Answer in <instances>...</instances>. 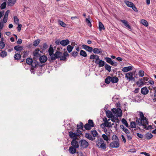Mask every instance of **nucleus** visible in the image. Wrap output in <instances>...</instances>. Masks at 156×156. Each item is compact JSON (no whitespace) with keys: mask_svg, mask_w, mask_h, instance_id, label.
<instances>
[{"mask_svg":"<svg viewBox=\"0 0 156 156\" xmlns=\"http://www.w3.org/2000/svg\"><path fill=\"white\" fill-rule=\"evenodd\" d=\"M140 118H137L136 119V123L134 122H132L130 123V126L132 128H136V123L139 126H143L144 128L147 126V125L148 124L147 119L146 117H144V115L142 112L140 113Z\"/></svg>","mask_w":156,"mask_h":156,"instance_id":"f257e3e1","label":"nucleus"},{"mask_svg":"<svg viewBox=\"0 0 156 156\" xmlns=\"http://www.w3.org/2000/svg\"><path fill=\"white\" fill-rule=\"evenodd\" d=\"M68 56L69 54L66 51L64 52L62 56L61 52L57 51L51 56V59L55 60L56 58H60L61 60H65L66 58V57Z\"/></svg>","mask_w":156,"mask_h":156,"instance_id":"f03ea898","label":"nucleus"},{"mask_svg":"<svg viewBox=\"0 0 156 156\" xmlns=\"http://www.w3.org/2000/svg\"><path fill=\"white\" fill-rule=\"evenodd\" d=\"M97 146L99 148L105 150L106 148V144L104 141L101 139H100L97 140L96 142Z\"/></svg>","mask_w":156,"mask_h":156,"instance_id":"7ed1b4c3","label":"nucleus"},{"mask_svg":"<svg viewBox=\"0 0 156 156\" xmlns=\"http://www.w3.org/2000/svg\"><path fill=\"white\" fill-rule=\"evenodd\" d=\"M114 115L117 116L118 117H120L122 115V111L121 109L118 108H113L112 109Z\"/></svg>","mask_w":156,"mask_h":156,"instance_id":"20e7f679","label":"nucleus"},{"mask_svg":"<svg viewBox=\"0 0 156 156\" xmlns=\"http://www.w3.org/2000/svg\"><path fill=\"white\" fill-rule=\"evenodd\" d=\"M133 73L132 72H129L125 74V78L127 80H128L129 81L130 80H134L135 78L133 76Z\"/></svg>","mask_w":156,"mask_h":156,"instance_id":"39448f33","label":"nucleus"},{"mask_svg":"<svg viewBox=\"0 0 156 156\" xmlns=\"http://www.w3.org/2000/svg\"><path fill=\"white\" fill-rule=\"evenodd\" d=\"M110 146L112 148H117L119 147V140H115L112 142L110 144Z\"/></svg>","mask_w":156,"mask_h":156,"instance_id":"423d86ee","label":"nucleus"},{"mask_svg":"<svg viewBox=\"0 0 156 156\" xmlns=\"http://www.w3.org/2000/svg\"><path fill=\"white\" fill-rule=\"evenodd\" d=\"M80 147L83 148H87L89 145L88 143L85 140H82L80 141Z\"/></svg>","mask_w":156,"mask_h":156,"instance_id":"0eeeda50","label":"nucleus"},{"mask_svg":"<svg viewBox=\"0 0 156 156\" xmlns=\"http://www.w3.org/2000/svg\"><path fill=\"white\" fill-rule=\"evenodd\" d=\"M105 59L107 62L109 63L111 65L114 66H117V63L113 61L110 58L108 57H106L105 58Z\"/></svg>","mask_w":156,"mask_h":156,"instance_id":"6e6552de","label":"nucleus"},{"mask_svg":"<svg viewBox=\"0 0 156 156\" xmlns=\"http://www.w3.org/2000/svg\"><path fill=\"white\" fill-rule=\"evenodd\" d=\"M95 62L98 65V67H102L105 65V62L104 61L100 60L99 58L98 60L95 61Z\"/></svg>","mask_w":156,"mask_h":156,"instance_id":"1a4fd4ad","label":"nucleus"},{"mask_svg":"<svg viewBox=\"0 0 156 156\" xmlns=\"http://www.w3.org/2000/svg\"><path fill=\"white\" fill-rule=\"evenodd\" d=\"M82 47L83 48L89 52H91L93 51V48L85 44L83 45Z\"/></svg>","mask_w":156,"mask_h":156,"instance_id":"9d476101","label":"nucleus"},{"mask_svg":"<svg viewBox=\"0 0 156 156\" xmlns=\"http://www.w3.org/2000/svg\"><path fill=\"white\" fill-rule=\"evenodd\" d=\"M133 69V66H129L127 67L123 68L122 70L124 72H127L129 71H131Z\"/></svg>","mask_w":156,"mask_h":156,"instance_id":"9b49d317","label":"nucleus"},{"mask_svg":"<svg viewBox=\"0 0 156 156\" xmlns=\"http://www.w3.org/2000/svg\"><path fill=\"white\" fill-rule=\"evenodd\" d=\"M71 144L72 146L74 147L75 148H77L79 147L78 142L75 139L73 140L72 141Z\"/></svg>","mask_w":156,"mask_h":156,"instance_id":"f8f14e48","label":"nucleus"},{"mask_svg":"<svg viewBox=\"0 0 156 156\" xmlns=\"http://www.w3.org/2000/svg\"><path fill=\"white\" fill-rule=\"evenodd\" d=\"M69 41L68 39L62 40L60 41V44L62 46H65L69 44Z\"/></svg>","mask_w":156,"mask_h":156,"instance_id":"ddd939ff","label":"nucleus"},{"mask_svg":"<svg viewBox=\"0 0 156 156\" xmlns=\"http://www.w3.org/2000/svg\"><path fill=\"white\" fill-rule=\"evenodd\" d=\"M120 21L123 23L126 27H127L129 29H131V27L128 24V22L127 21L124 20H120Z\"/></svg>","mask_w":156,"mask_h":156,"instance_id":"4468645a","label":"nucleus"},{"mask_svg":"<svg viewBox=\"0 0 156 156\" xmlns=\"http://www.w3.org/2000/svg\"><path fill=\"white\" fill-rule=\"evenodd\" d=\"M47 57L44 55L41 56L39 58L40 62L41 63L45 62L47 60Z\"/></svg>","mask_w":156,"mask_h":156,"instance_id":"2eb2a0df","label":"nucleus"},{"mask_svg":"<svg viewBox=\"0 0 156 156\" xmlns=\"http://www.w3.org/2000/svg\"><path fill=\"white\" fill-rule=\"evenodd\" d=\"M69 136L70 138H73L76 139L77 137L76 133H74L71 131H70L69 132Z\"/></svg>","mask_w":156,"mask_h":156,"instance_id":"dca6fc26","label":"nucleus"},{"mask_svg":"<svg viewBox=\"0 0 156 156\" xmlns=\"http://www.w3.org/2000/svg\"><path fill=\"white\" fill-rule=\"evenodd\" d=\"M111 118V121L113 122H115L116 123H119V120L117 116L114 115Z\"/></svg>","mask_w":156,"mask_h":156,"instance_id":"f3484780","label":"nucleus"},{"mask_svg":"<svg viewBox=\"0 0 156 156\" xmlns=\"http://www.w3.org/2000/svg\"><path fill=\"white\" fill-rule=\"evenodd\" d=\"M141 93L144 94H146L148 93V90L146 87H144L141 89Z\"/></svg>","mask_w":156,"mask_h":156,"instance_id":"a211bd4d","label":"nucleus"},{"mask_svg":"<svg viewBox=\"0 0 156 156\" xmlns=\"http://www.w3.org/2000/svg\"><path fill=\"white\" fill-rule=\"evenodd\" d=\"M40 51L39 49L37 48L36 49L34 52V55L35 56L38 57L40 56Z\"/></svg>","mask_w":156,"mask_h":156,"instance_id":"6ab92c4d","label":"nucleus"},{"mask_svg":"<svg viewBox=\"0 0 156 156\" xmlns=\"http://www.w3.org/2000/svg\"><path fill=\"white\" fill-rule=\"evenodd\" d=\"M14 49L17 51H21L23 49V47L19 45H17L14 47Z\"/></svg>","mask_w":156,"mask_h":156,"instance_id":"aec40b11","label":"nucleus"},{"mask_svg":"<svg viewBox=\"0 0 156 156\" xmlns=\"http://www.w3.org/2000/svg\"><path fill=\"white\" fill-rule=\"evenodd\" d=\"M146 138L148 140H150L153 137V135L151 133H148L145 135Z\"/></svg>","mask_w":156,"mask_h":156,"instance_id":"412c9836","label":"nucleus"},{"mask_svg":"<svg viewBox=\"0 0 156 156\" xmlns=\"http://www.w3.org/2000/svg\"><path fill=\"white\" fill-rule=\"evenodd\" d=\"M69 151L70 153L74 154L76 152V149L75 148H73V147H70L69 148Z\"/></svg>","mask_w":156,"mask_h":156,"instance_id":"4be33fe9","label":"nucleus"},{"mask_svg":"<svg viewBox=\"0 0 156 156\" xmlns=\"http://www.w3.org/2000/svg\"><path fill=\"white\" fill-rule=\"evenodd\" d=\"M119 81L118 78L116 77H111V81L113 83H116Z\"/></svg>","mask_w":156,"mask_h":156,"instance_id":"5701e85b","label":"nucleus"},{"mask_svg":"<svg viewBox=\"0 0 156 156\" xmlns=\"http://www.w3.org/2000/svg\"><path fill=\"white\" fill-rule=\"evenodd\" d=\"M48 51L50 57L51 58V56L53 55V53L54 51L52 47L51 46V45L50 46V47L48 49Z\"/></svg>","mask_w":156,"mask_h":156,"instance_id":"b1692460","label":"nucleus"},{"mask_svg":"<svg viewBox=\"0 0 156 156\" xmlns=\"http://www.w3.org/2000/svg\"><path fill=\"white\" fill-rule=\"evenodd\" d=\"M106 115L107 116L108 118H111L114 115V114L109 111H108L106 112Z\"/></svg>","mask_w":156,"mask_h":156,"instance_id":"393cba45","label":"nucleus"},{"mask_svg":"<svg viewBox=\"0 0 156 156\" xmlns=\"http://www.w3.org/2000/svg\"><path fill=\"white\" fill-rule=\"evenodd\" d=\"M107 127L110 128L112 127V123L110 122H107L105 124H104V126H102L101 128H105V127Z\"/></svg>","mask_w":156,"mask_h":156,"instance_id":"a878e982","label":"nucleus"},{"mask_svg":"<svg viewBox=\"0 0 156 156\" xmlns=\"http://www.w3.org/2000/svg\"><path fill=\"white\" fill-rule=\"evenodd\" d=\"M16 0H8V4L9 6H12L15 3Z\"/></svg>","mask_w":156,"mask_h":156,"instance_id":"bb28decb","label":"nucleus"},{"mask_svg":"<svg viewBox=\"0 0 156 156\" xmlns=\"http://www.w3.org/2000/svg\"><path fill=\"white\" fill-rule=\"evenodd\" d=\"M93 51L95 54H99L102 52V51H101V49H99L97 48H94L93 50Z\"/></svg>","mask_w":156,"mask_h":156,"instance_id":"cd10ccee","label":"nucleus"},{"mask_svg":"<svg viewBox=\"0 0 156 156\" xmlns=\"http://www.w3.org/2000/svg\"><path fill=\"white\" fill-rule=\"evenodd\" d=\"M99 57L96 55H90V59H95V61L98 60Z\"/></svg>","mask_w":156,"mask_h":156,"instance_id":"c85d7f7f","label":"nucleus"},{"mask_svg":"<svg viewBox=\"0 0 156 156\" xmlns=\"http://www.w3.org/2000/svg\"><path fill=\"white\" fill-rule=\"evenodd\" d=\"M98 28L100 31H101L102 30H104L105 29V27L103 25L102 23L100 22H99Z\"/></svg>","mask_w":156,"mask_h":156,"instance_id":"c756f323","label":"nucleus"},{"mask_svg":"<svg viewBox=\"0 0 156 156\" xmlns=\"http://www.w3.org/2000/svg\"><path fill=\"white\" fill-rule=\"evenodd\" d=\"M126 4L127 6L131 7H132V5H134V4L131 2H129L127 1H125L124 2Z\"/></svg>","mask_w":156,"mask_h":156,"instance_id":"7c9ffc66","label":"nucleus"},{"mask_svg":"<svg viewBox=\"0 0 156 156\" xmlns=\"http://www.w3.org/2000/svg\"><path fill=\"white\" fill-rule=\"evenodd\" d=\"M141 22L143 25H144L145 27H147L148 25V22L146 20H141Z\"/></svg>","mask_w":156,"mask_h":156,"instance_id":"2f4dec72","label":"nucleus"},{"mask_svg":"<svg viewBox=\"0 0 156 156\" xmlns=\"http://www.w3.org/2000/svg\"><path fill=\"white\" fill-rule=\"evenodd\" d=\"M14 58L16 60H18L21 58L20 55V54L18 53L15 54L14 55Z\"/></svg>","mask_w":156,"mask_h":156,"instance_id":"473e14b6","label":"nucleus"},{"mask_svg":"<svg viewBox=\"0 0 156 156\" xmlns=\"http://www.w3.org/2000/svg\"><path fill=\"white\" fill-rule=\"evenodd\" d=\"M80 54L81 55L85 57L87 56L86 52L83 50H81L80 51Z\"/></svg>","mask_w":156,"mask_h":156,"instance_id":"72a5a7b5","label":"nucleus"},{"mask_svg":"<svg viewBox=\"0 0 156 156\" xmlns=\"http://www.w3.org/2000/svg\"><path fill=\"white\" fill-rule=\"evenodd\" d=\"M58 22L59 24L61 26L64 27H66V25L63 22L59 20H58Z\"/></svg>","mask_w":156,"mask_h":156,"instance_id":"f704fd0d","label":"nucleus"},{"mask_svg":"<svg viewBox=\"0 0 156 156\" xmlns=\"http://www.w3.org/2000/svg\"><path fill=\"white\" fill-rule=\"evenodd\" d=\"M32 59L30 58H28L26 59V62L28 65H31L33 62Z\"/></svg>","mask_w":156,"mask_h":156,"instance_id":"c9c22d12","label":"nucleus"},{"mask_svg":"<svg viewBox=\"0 0 156 156\" xmlns=\"http://www.w3.org/2000/svg\"><path fill=\"white\" fill-rule=\"evenodd\" d=\"M122 123L124 124L126 127H127L128 128L129 127V126L128 124L125 119H122Z\"/></svg>","mask_w":156,"mask_h":156,"instance_id":"e433bc0d","label":"nucleus"},{"mask_svg":"<svg viewBox=\"0 0 156 156\" xmlns=\"http://www.w3.org/2000/svg\"><path fill=\"white\" fill-rule=\"evenodd\" d=\"M73 48V47L68 45L67 47V50L69 53L71 52Z\"/></svg>","mask_w":156,"mask_h":156,"instance_id":"4c0bfd02","label":"nucleus"},{"mask_svg":"<svg viewBox=\"0 0 156 156\" xmlns=\"http://www.w3.org/2000/svg\"><path fill=\"white\" fill-rule=\"evenodd\" d=\"M105 83L107 84H109L111 81V77L108 76L105 80Z\"/></svg>","mask_w":156,"mask_h":156,"instance_id":"58836bf2","label":"nucleus"},{"mask_svg":"<svg viewBox=\"0 0 156 156\" xmlns=\"http://www.w3.org/2000/svg\"><path fill=\"white\" fill-rule=\"evenodd\" d=\"M105 68L109 72H110L111 70V66L107 64H106L105 65Z\"/></svg>","mask_w":156,"mask_h":156,"instance_id":"ea45409f","label":"nucleus"},{"mask_svg":"<svg viewBox=\"0 0 156 156\" xmlns=\"http://www.w3.org/2000/svg\"><path fill=\"white\" fill-rule=\"evenodd\" d=\"M0 56L2 57H4L7 55V52L5 51H2L0 54Z\"/></svg>","mask_w":156,"mask_h":156,"instance_id":"a19ab883","label":"nucleus"},{"mask_svg":"<svg viewBox=\"0 0 156 156\" xmlns=\"http://www.w3.org/2000/svg\"><path fill=\"white\" fill-rule=\"evenodd\" d=\"M84 128L87 130H89L92 127L89 125L88 123L84 125Z\"/></svg>","mask_w":156,"mask_h":156,"instance_id":"79ce46f5","label":"nucleus"},{"mask_svg":"<svg viewBox=\"0 0 156 156\" xmlns=\"http://www.w3.org/2000/svg\"><path fill=\"white\" fill-rule=\"evenodd\" d=\"M85 137L89 140H91L92 139V136L89 133H86L85 134Z\"/></svg>","mask_w":156,"mask_h":156,"instance_id":"37998d69","label":"nucleus"},{"mask_svg":"<svg viewBox=\"0 0 156 156\" xmlns=\"http://www.w3.org/2000/svg\"><path fill=\"white\" fill-rule=\"evenodd\" d=\"M103 120L104 122L101 124L100 125V127H101L102 126H104V124H105L107 122V119L106 118L103 119Z\"/></svg>","mask_w":156,"mask_h":156,"instance_id":"c03bdc74","label":"nucleus"},{"mask_svg":"<svg viewBox=\"0 0 156 156\" xmlns=\"http://www.w3.org/2000/svg\"><path fill=\"white\" fill-rule=\"evenodd\" d=\"M103 139L106 141H108L109 140L108 137L105 134H103L102 136Z\"/></svg>","mask_w":156,"mask_h":156,"instance_id":"a18cd8bd","label":"nucleus"},{"mask_svg":"<svg viewBox=\"0 0 156 156\" xmlns=\"http://www.w3.org/2000/svg\"><path fill=\"white\" fill-rule=\"evenodd\" d=\"M40 42V40L38 39L35 41L34 42L33 45L35 46H37Z\"/></svg>","mask_w":156,"mask_h":156,"instance_id":"49530a36","label":"nucleus"},{"mask_svg":"<svg viewBox=\"0 0 156 156\" xmlns=\"http://www.w3.org/2000/svg\"><path fill=\"white\" fill-rule=\"evenodd\" d=\"M83 124L82 122H80L79 124H78L77 127L78 129H81L83 128Z\"/></svg>","mask_w":156,"mask_h":156,"instance_id":"de8ad7c7","label":"nucleus"},{"mask_svg":"<svg viewBox=\"0 0 156 156\" xmlns=\"http://www.w3.org/2000/svg\"><path fill=\"white\" fill-rule=\"evenodd\" d=\"M14 22L16 24H18L19 21V20L16 16H14Z\"/></svg>","mask_w":156,"mask_h":156,"instance_id":"09e8293b","label":"nucleus"},{"mask_svg":"<svg viewBox=\"0 0 156 156\" xmlns=\"http://www.w3.org/2000/svg\"><path fill=\"white\" fill-rule=\"evenodd\" d=\"M139 75L140 76L143 77L144 75V72L143 70H140L138 73Z\"/></svg>","mask_w":156,"mask_h":156,"instance_id":"8fccbe9b","label":"nucleus"},{"mask_svg":"<svg viewBox=\"0 0 156 156\" xmlns=\"http://www.w3.org/2000/svg\"><path fill=\"white\" fill-rule=\"evenodd\" d=\"M6 5V2H4L1 5L0 7L1 9H3L5 8Z\"/></svg>","mask_w":156,"mask_h":156,"instance_id":"3c124183","label":"nucleus"},{"mask_svg":"<svg viewBox=\"0 0 156 156\" xmlns=\"http://www.w3.org/2000/svg\"><path fill=\"white\" fill-rule=\"evenodd\" d=\"M32 67L35 68L37 65V62L36 61H33L32 63L31 64Z\"/></svg>","mask_w":156,"mask_h":156,"instance_id":"603ef678","label":"nucleus"},{"mask_svg":"<svg viewBox=\"0 0 156 156\" xmlns=\"http://www.w3.org/2000/svg\"><path fill=\"white\" fill-rule=\"evenodd\" d=\"M92 134L94 137H96L97 136L98 133L96 131L94 130L91 131Z\"/></svg>","mask_w":156,"mask_h":156,"instance_id":"864d4df0","label":"nucleus"},{"mask_svg":"<svg viewBox=\"0 0 156 156\" xmlns=\"http://www.w3.org/2000/svg\"><path fill=\"white\" fill-rule=\"evenodd\" d=\"M86 22L87 23V24L90 27H91L92 26L91 24L90 23V20L86 18Z\"/></svg>","mask_w":156,"mask_h":156,"instance_id":"5fc2aeb1","label":"nucleus"},{"mask_svg":"<svg viewBox=\"0 0 156 156\" xmlns=\"http://www.w3.org/2000/svg\"><path fill=\"white\" fill-rule=\"evenodd\" d=\"M92 127H94V123L92 120L89 119L88 120V124Z\"/></svg>","mask_w":156,"mask_h":156,"instance_id":"6e6d98bb","label":"nucleus"},{"mask_svg":"<svg viewBox=\"0 0 156 156\" xmlns=\"http://www.w3.org/2000/svg\"><path fill=\"white\" fill-rule=\"evenodd\" d=\"M4 43L2 41H0V49H2L5 47Z\"/></svg>","mask_w":156,"mask_h":156,"instance_id":"4d7b16f0","label":"nucleus"},{"mask_svg":"<svg viewBox=\"0 0 156 156\" xmlns=\"http://www.w3.org/2000/svg\"><path fill=\"white\" fill-rule=\"evenodd\" d=\"M112 138L113 140H115V141L119 140L117 136L115 135H113L112 136Z\"/></svg>","mask_w":156,"mask_h":156,"instance_id":"13d9d810","label":"nucleus"},{"mask_svg":"<svg viewBox=\"0 0 156 156\" xmlns=\"http://www.w3.org/2000/svg\"><path fill=\"white\" fill-rule=\"evenodd\" d=\"M123 131H124V132L126 134H130V132L129 131V130L127 129L126 128H125L124 129V130H123Z\"/></svg>","mask_w":156,"mask_h":156,"instance_id":"bf43d9fd","label":"nucleus"},{"mask_svg":"<svg viewBox=\"0 0 156 156\" xmlns=\"http://www.w3.org/2000/svg\"><path fill=\"white\" fill-rule=\"evenodd\" d=\"M47 47L48 46L47 44L46 43H44L43 44L42 47H41V48L43 50H45L47 48Z\"/></svg>","mask_w":156,"mask_h":156,"instance_id":"052dcab7","label":"nucleus"},{"mask_svg":"<svg viewBox=\"0 0 156 156\" xmlns=\"http://www.w3.org/2000/svg\"><path fill=\"white\" fill-rule=\"evenodd\" d=\"M4 23L2 21L0 22V29L2 30L4 26Z\"/></svg>","mask_w":156,"mask_h":156,"instance_id":"680f3d73","label":"nucleus"},{"mask_svg":"<svg viewBox=\"0 0 156 156\" xmlns=\"http://www.w3.org/2000/svg\"><path fill=\"white\" fill-rule=\"evenodd\" d=\"M7 20L8 17L4 16L2 22L4 23H5L7 22Z\"/></svg>","mask_w":156,"mask_h":156,"instance_id":"e2e57ef3","label":"nucleus"},{"mask_svg":"<svg viewBox=\"0 0 156 156\" xmlns=\"http://www.w3.org/2000/svg\"><path fill=\"white\" fill-rule=\"evenodd\" d=\"M22 27V25L19 23L18 24L17 30L18 31H20L21 28Z\"/></svg>","mask_w":156,"mask_h":156,"instance_id":"0e129e2a","label":"nucleus"},{"mask_svg":"<svg viewBox=\"0 0 156 156\" xmlns=\"http://www.w3.org/2000/svg\"><path fill=\"white\" fill-rule=\"evenodd\" d=\"M132 7H131L132 8V9L134 11H135L136 12H137L138 11V10H137L135 6L134 5H134H132Z\"/></svg>","mask_w":156,"mask_h":156,"instance_id":"69168bd1","label":"nucleus"},{"mask_svg":"<svg viewBox=\"0 0 156 156\" xmlns=\"http://www.w3.org/2000/svg\"><path fill=\"white\" fill-rule=\"evenodd\" d=\"M136 135L137 136L140 138L142 139L143 137V136L141 134H140L139 133H136Z\"/></svg>","mask_w":156,"mask_h":156,"instance_id":"338daca9","label":"nucleus"},{"mask_svg":"<svg viewBox=\"0 0 156 156\" xmlns=\"http://www.w3.org/2000/svg\"><path fill=\"white\" fill-rule=\"evenodd\" d=\"M78 53L76 51H73L72 53V55L74 57L76 56Z\"/></svg>","mask_w":156,"mask_h":156,"instance_id":"774afa93","label":"nucleus"}]
</instances>
